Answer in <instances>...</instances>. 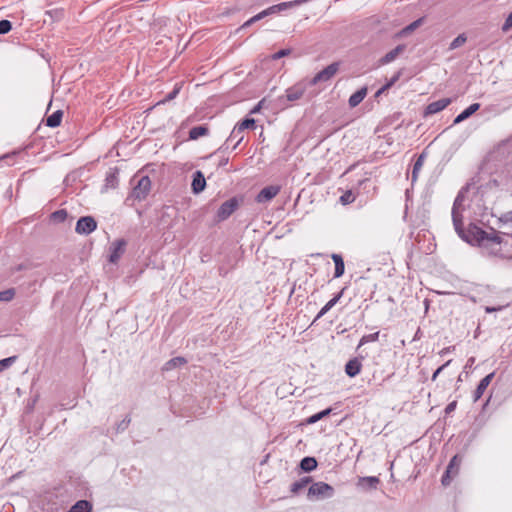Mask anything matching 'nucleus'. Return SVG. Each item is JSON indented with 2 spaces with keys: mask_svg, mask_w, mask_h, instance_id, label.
Returning <instances> with one entry per match:
<instances>
[{
  "mask_svg": "<svg viewBox=\"0 0 512 512\" xmlns=\"http://www.w3.org/2000/svg\"><path fill=\"white\" fill-rule=\"evenodd\" d=\"M192 191L195 194H199L202 192L206 187V180L201 171H195L193 173V180H192Z\"/></svg>",
  "mask_w": 512,
  "mask_h": 512,
  "instance_id": "ddd939ff",
  "label": "nucleus"
},
{
  "mask_svg": "<svg viewBox=\"0 0 512 512\" xmlns=\"http://www.w3.org/2000/svg\"><path fill=\"white\" fill-rule=\"evenodd\" d=\"M423 22V18H419L415 21H413L412 23H410L408 26H406L405 28H403L399 35L400 36H406L408 34H410L411 32H413L414 30H416Z\"/></svg>",
  "mask_w": 512,
  "mask_h": 512,
  "instance_id": "c85d7f7f",
  "label": "nucleus"
},
{
  "mask_svg": "<svg viewBox=\"0 0 512 512\" xmlns=\"http://www.w3.org/2000/svg\"><path fill=\"white\" fill-rule=\"evenodd\" d=\"M511 28H512V12L506 18V20L502 26V31L508 32Z\"/></svg>",
  "mask_w": 512,
  "mask_h": 512,
  "instance_id": "ea45409f",
  "label": "nucleus"
},
{
  "mask_svg": "<svg viewBox=\"0 0 512 512\" xmlns=\"http://www.w3.org/2000/svg\"><path fill=\"white\" fill-rule=\"evenodd\" d=\"M332 409L331 408H327L323 411H320L312 416H310L308 419H307V423L308 424H314L318 421H320L321 419H323L324 417L328 416L330 413H331Z\"/></svg>",
  "mask_w": 512,
  "mask_h": 512,
  "instance_id": "7c9ffc66",
  "label": "nucleus"
},
{
  "mask_svg": "<svg viewBox=\"0 0 512 512\" xmlns=\"http://www.w3.org/2000/svg\"><path fill=\"white\" fill-rule=\"evenodd\" d=\"M378 338H379V332L378 331L375 332V333L364 335L360 339L358 347H361V346H363V345H365L366 343H369V342H375V341L378 340Z\"/></svg>",
  "mask_w": 512,
  "mask_h": 512,
  "instance_id": "f704fd0d",
  "label": "nucleus"
},
{
  "mask_svg": "<svg viewBox=\"0 0 512 512\" xmlns=\"http://www.w3.org/2000/svg\"><path fill=\"white\" fill-rule=\"evenodd\" d=\"M366 95H367L366 87H363V88L357 90L355 93H353L350 96V98L348 100L349 106L352 108L358 106L364 100Z\"/></svg>",
  "mask_w": 512,
  "mask_h": 512,
  "instance_id": "aec40b11",
  "label": "nucleus"
},
{
  "mask_svg": "<svg viewBox=\"0 0 512 512\" xmlns=\"http://www.w3.org/2000/svg\"><path fill=\"white\" fill-rule=\"evenodd\" d=\"M130 421H131V419H130L128 416H127L126 418H124V419L119 423V425H118V427H117V430H118V431H123V430H125V429L128 427V425H129Z\"/></svg>",
  "mask_w": 512,
  "mask_h": 512,
  "instance_id": "c03bdc74",
  "label": "nucleus"
},
{
  "mask_svg": "<svg viewBox=\"0 0 512 512\" xmlns=\"http://www.w3.org/2000/svg\"><path fill=\"white\" fill-rule=\"evenodd\" d=\"M424 155L421 154L418 159L415 161L413 165V171H412V181H415L417 178L418 172L421 170L423 163H424Z\"/></svg>",
  "mask_w": 512,
  "mask_h": 512,
  "instance_id": "2f4dec72",
  "label": "nucleus"
},
{
  "mask_svg": "<svg viewBox=\"0 0 512 512\" xmlns=\"http://www.w3.org/2000/svg\"><path fill=\"white\" fill-rule=\"evenodd\" d=\"M467 189H462L457 194L452 207V221L455 231L464 241L471 245L478 246L484 254L508 258L512 250L508 249V239L504 240L495 230L490 232L483 230L477 225L471 224L465 231L463 229L464 201Z\"/></svg>",
  "mask_w": 512,
  "mask_h": 512,
  "instance_id": "f257e3e1",
  "label": "nucleus"
},
{
  "mask_svg": "<svg viewBox=\"0 0 512 512\" xmlns=\"http://www.w3.org/2000/svg\"><path fill=\"white\" fill-rule=\"evenodd\" d=\"M334 493V488L331 485L324 482H316L309 487L308 498L326 499L333 497Z\"/></svg>",
  "mask_w": 512,
  "mask_h": 512,
  "instance_id": "7ed1b4c3",
  "label": "nucleus"
},
{
  "mask_svg": "<svg viewBox=\"0 0 512 512\" xmlns=\"http://www.w3.org/2000/svg\"><path fill=\"white\" fill-rule=\"evenodd\" d=\"M180 89H181V86L179 84H176L174 89L169 92L163 100L159 101L157 104H163V103H166V102H169L171 100H173L174 98H176V96L179 94L180 92Z\"/></svg>",
  "mask_w": 512,
  "mask_h": 512,
  "instance_id": "473e14b6",
  "label": "nucleus"
},
{
  "mask_svg": "<svg viewBox=\"0 0 512 512\" xmlns=\"http://www.w3.org/2000/svg\"><path fill=\"white\" fill-rule=\"evenodd\" d=\"M451 103L450 98H442L437 101L429 103L424 111L425 116L434 115L444 110Z\"/></svg>",
  "mask_w": 512,
  "mask_h": 512,
  "instance_id": "9d476101",
  "label": "nucleus"
},
{
  "mask_svg": "<svg viewBox=\"0 0 512 512\" xmlns=\"http://www.w3.org/2000/svg\"><path fill=\"white\" fill-rule=\"evenodd\" d=\"M256 111H258V107H255V108L252 110V112H253V113H254V112H256Z\"/></svg>",
  "mask_w": 512,
  "mask_h": 512,
  "instance_id": "5fc2aeb1",
  "label": "nucleus"
},
{
  "mask_svg": "<svg viewBox=\"0 0 512 512\" xmlns=\"http://www.w3.org/2000/svg\"><path fill=\"white\" fill-rule=\"evenodd\" d=\"M15 296L14 289H7L0 292V302L11 301Z\"/></svg>",
  "mask_w": 512,
  "mask_h": 512,
  "instance_id": "c9c22d12",
  "label": "nucleus"
},
{
  "mask_svg": "<svg viewBox=\"0 0 512 512\" xmlns=\"http://www.w3.org/2000/svg\"><path fill=\"white\" fill-rule=\"evenodd\" d=\"M342 205H348L355 201V195L351 190H347L339 199Z\"/></svg>",
  "mask_w": 512,
  "mask_h": 512,
  "instance_id": "72a5a7b5",
  "label": "nucleus"
},
{
  "mask_svg": "<svg viewBox=\"0 0 512 512\" xmlns=\"http://www.w3.org/2000/svg\"><path fill=\"white\" fill-rule=\"evenodd\" d=\"M208 133L209 130L206 126H195L189 131V138L191 140H197L199 137L206 136Z\"/></svg>",
  "mask_w": 512,
  "mask_h": 512,
  "instance_id": "b1692460",
  "label": "nucleus"
},
{
  "mask_svg": "<svg viewBox=\"0 0 512 512\" xmlns=\"http://www.w3.org/2000/svg\"><path fill=\"white\" fill-rule=\"evenodd\" d=\"M60 213L65 214V212H63V211H58V212H55V213H54V216L58 215V217H61V214H60Z\"/></svg>",
  "mask_w": 512,
  "mask_h": 512,
  "instance_id": "603ef678",
  "label": "nucleus"
},
{
  "mask_svg": "<svg viewBox=\"0 0 512 512\" xmlns=\"http://www.w3.org/2000/svg\"><path fill=\"white\" fill-rule=\"evenodd\" d=\"M343 292H339L337 295H335L332 299H330L318 312L316 318L314 321L322 318L330 309H332L338 301L341 299Z\"/></svg>",
  "mask_w": 512,
  "mask_h": 512,
  "instance_id": "6ab92c4d",
  "label": "nucleus"
},
{
  "mask_svg": "<svg viewBox=\"0 0 512 512\" xmlns=\"http://www.w3.org/2000/svg\"><path fill=\"white\" fill-rule=\"evenodd\" d=\"M332 260L335 264L334 277L339 278L344 274V270H345L343 258L339 254H332Z\"/></svg>",
  "mask_w": 512,
  "mask_h": 512,
  "instance_id": "412c9836",
  "label": "nucleus"
},
{
  "mask_svg": "<svg viewBox=\"0 0 512 512\" xmlns=\"http://www.w3.org/2000/svg\"><path fill=\"white\" fill-rule=\"evenodd\" d=\"M15 361V357H8L3 360H0V371L4 368L10 366Z\"/></svg>",
  "mask_w": 512,
  "mask_h": 512,
  "instance_id": "a19ab883",
  "label": "nucleus"
},
{
  "mask_svg": "<svg viewBox=\"0 0 512 512\" xmlns=\"http://www.w3.org/2000/svg\"><path fill=\"white\" fill-rule=\"evenodd\" d=\"M300 467L305 472H310L317 467V461L313 457H305L301 460Z\"/></svg>",
  "mask_w": 512,
  "mask_h": 512,
  "instance_id": "a878e982",
  "label": "nucleus"
},
{
  "mask_svg": "<svg viewBox=\"0 0 512 512\" xmlns=\"http://www.w3.org/2000/svg\"><path fill=\"white\" fill-rule=\"evenodd\" d=\"M499 220H500V222H503V223H511L512 222V210L503 213L500 216Z\"/></svg>",
  "mask_w": 512,
  "mask_h": 512,
  "instance_id": "79ce46f5",
  "label": "nucleus"
},
{
  "mask_svg": "<svg viewBox=\"0 0 512 512\" xmlns=\"http://www.w3.org/2000/svg\"><path fill=\"white\" fill-rule=\"evenodd\" d=\"M362 368V363L358 358L349 360L345 365V372L349 377L357 376Z\"/></svg>",
  "mask_w": 512,
  "mask_h": 512,
  "instance_id": "dca6fc26",
  "label": "nucleus"
},
{
  "mask_svg": "<svg viewBox=\"0 0 512 512\" xmlns=\"http://www.w3.org/2000/svg\"><path fill=\"white\" fill-rule=\"evenodd\" d=\"M62 111L57 110L53 112L51 115H49L46 119V125L52 128H55L60 125L62 120Z\"/></svg>",
  "mask_w": 512,
  "mask_h": 512,
  "instance_id": "393cba45",
  "label": "nucleus"
},
{
  "mask_svg": "<svg viewBox=\"0 0 512 512\" xmlns=\"http://www.w3.org/2000/svg\"><path fill=\"white\" fill-rule=\"evenodd\" d=\"M96 227L97 223L93 217L84 216L77 221L75 231L81 235H89Z\"/></svg>",
  "mask_w": 512,
  "mask_h": 512,
  "instance_id": "0eeeda50",
  "label": "nucleus"
},
{
  "mask_svg": "<svg viewBox=\"0 0 512 512\" xmlns=\"http://www.w3.org/2000/svg\"><path fill=\"white\" fill-rule=\"evenodd\" d=\"M125 245L126 242L123 239L117 240L111 244L109 256V261L111 263H116L120 259L124 252Z\"/></svg>",
  "mask_w": 512,
  "mask_h": 512,
  "instance_id": "f8f14e48",
  "label": "nucleus"
},
{
  "mask_svg": "<svg viewBox=\"0 0 512 512\" xmlns=\"http://www.w3.org/2000/svg\"><path fill=\"white\" fill-rule=\"evenodd\" d=\"M451 363V360L447 361L445 364L440 366L432 375V380H436L437 376L442 372V370L447 367Z\"/></svg>",
  "mask_w": 512,
  "mask_h": 512,
  "instance_id": "a18cd8bd",
  "label": "nucleus"
},
{
  "mask_svg": "<svg viewBox=\"0 0 512 512\" xmlns=\"http://www.w3.org/2000/svg\"><path fill=\"white\" fill-rule=\"evenodd\" d=\"M289 53H290L289 49H281L272 55V59H274V60L280 59L284 56H287Z\"/></svg>",
  "mask_w": 512,
  "mask_h": 512,
  "instance_id": "37998d69",
  "label": "nucleus"
},
{
  "mask_svg": "<svg viewBox=\"0 0 512 512\" xmlns=\"http://www.w3.org/2000/svg\"><path fill=\"white\" fill-rule=\"evenodd\" d=\"M12 29V23L9 20L0 21V35L10 32Z\"/></svg>",
  "mask_w": 512,
  "mask_h": 512,
  "instance_id": "58836bf2",
  "label": "nucleus"
},
{
  "mask_svg": "<svg viewBox=\"0 0 512 512\" xmlns=\"http://www.w3.org/2000/svg\"><path fill=\"white\" fill-rule=\"evenodd\" d=\"M456 405H457L456 401H453V402L449 403V404L446 406V408H445V412H446V414H449V413H451L452 411H454V410H455V408H456Z\"/></svg>",
  "mask_w": 512,
  "mask_h": 512,
  "instance_id": "49530a36",
  "label": "nucleus"
},
{
  "mask_svg": "<svg viewBox=\"0 0 512 512\" xmlns=\"http://www.w3.org/2000/svg\"><path fill=\"white\" fill-rule=\"evenodd\" d=\"M306 84L304 82L296 83L286 90V98L288 101H296L302 98L306 91Z\"/></svg>",
  "mask_w": 512,
  "mask_h": 512,
  "instance_id": "9b49d317",
  "label": "nucleus"
},
{
  "mask_svg": "<svg viewBox=\"0 0 512 512\" xmlns=\"http://www.w3.org/2000/svg\"><path fill=\"white\" fill-rule=\"evenodd\" d=\"M310 481H311L310 477H304L298 481H295L291 485V492L292 493L300 492L302 489H304L310 483Z\"/></svg>",
  "mask_w": 512,
  "mask_h": 512,
  "instance_id": "cd10ccee",
  "label": "nucleus"
},
{
  "mask_svg": "<svg viewBox=\"0 0 512 512\" xmlns=\"http://www.w3.org/2000/svg\"><path fill=\"white\" fill-rule=\"evenodd\" d=\"M467 38L464 34L458 35L451 43H450V49H456L463 45L466 42Z\"/></svg>",
  "mask_w": 512,
  "mask_h": 512,
  "instance_id": "e433bc0d",
  "label": "nucleus"
},
{
  "mask_svg": "<svg viewBox=\"0 0 512 512\" xmlns=\"http://www.w3.org/2000/svg\"><path fill=\"white\" fill-rule=\"evenodd\" d=\"M480 108L479 103H473L469 107H467L465 110H463L455 119L454 124H458L467 118H469L471 115H473L478 109Z\"/></svg>",
  "mask_w": 512,
  "mask_h": 512,
  "instance_id": "a211bd4d",
  "label": "nucleus"
},
{
  "mask_svg": "<svg viewBox=\"0 0 512 512\" xmlns=\"http://www.w3.org/2000/svg\"><path fill=\"white\" fill-rule=\"evenodd\" d=\"M500 308H495V307H486L485 311L487 313H491V312H494V311H497L499 310Z\"/></svg>",
  "mask_w": 512,
  "mask_h": 512,
  "instance_id": "8fccbe9b",
  "label": "nucleus"
},
{
  "mask_svg": "<svg viewBox=\"0 0 512 512\" xmlns=\"http://www.w3.org/2000/svg\"><path fill=\"white\" fill-rule=\"evenodd\" d=\"M405 50V45L400 44L396 46L394 49L386 53L381 59L380 64L386 65L393 62L403 51Z\"/></svg>",
  "mask_w": 512,
  "mask_h": 512,
  "instance_id": "2eb2a0df",
  "label": "nucleus"
},
{
  "mask_svg": "<svg viewBox=\"0 0 512 512\" xmlns=\"http://www.w3.org/2000/svg\"><path fill=\"white\" fill-rule=\"evenodd\" d=\"M400 77V72H398L396 75H394L391 79H390V83H392V86L394 85V83L399 79Z\"/></svg>",
  "mask_w": 512,
  "mask_h": 512,
  "instance_id": "de8ad7c7",
  "label": "nucleus"
},
{
  "mask_svg": "<svg viewBox=\"0 0 512 512\" xmlns=\"http://www.w3.org/2000/svg\"><path fill=\"white\" fill-rule=\"evenodd\" d=\"M281 187L279 185H270L264 187L256 196L258 203H267L271 201L279 192Z\"/></svg>",
  "mask_w": 512,
  "mask_h": 512,
  "instance_id": "1a4fd4ad",
  "label": "nucleus"
},
{
  "mask_svg": "<svg viewBox=\"0 0 512 512\" xmlns=\"http://www.w3.org/2000/svg\"><path fill=\"white\" fill-rule=\"evenodd\" d=\"M494 377V372L486 375L483 379L480 380L475 392H474V396H473V400L474 402L478 401L482 395L484 394L485 390L487 389V387L489 386V384L491 383L492 379Z\"/></svg>",
  "mask_w": 512,
  "mask_h": 512,
  "instance_id": "4468645a",
  "label": "nucleus"
},
{
  "mask_svg": "<svg viewBox=\"0 0 512 512\" xmlns=\"http://www.w3.org/2000/svg\"><path fill=\"white\" fill-rule=\"evenodd\" d=\"M228 162V158H225L221 161L220 165H225Z\"/></svg>",
  "mask_w": 512,
  "mask_h": 512,
  "instance_id": "3c124183",
  "label": "nucleus"
},
{
  "mask_svg": "<svg viewBox=\"0 0 512 512\" xmlns=\"http://www.w3.org/2000/svg\"><path fill=\"white\" fill-rule=\"evenodd\" d=\"M186 362H187L186 359L183 357H174L165 363L164 370H166V371L172 370L176 367L186 364Z\"/></svg>",
  "mask_w": 512,
  "mask_h": 512,
  "instance_id": "bb28decb",
  "label": "nucleus"
},
{
  "mask_svg": "<svg viewBox=\"0 0 512 512\" xmlns=\"http://www.w3.org/2000/svg\"><path fill=\"white\" fill-rule=\"evenodd\" d=\"M60 213L65 214V212H63V211H58V212H55V213H54V216L58 215V217H61V214H60Z\"/></svg>",
  "mask_w": 512,
  "mask_h": 512,
  "instance_id": "864d4df0",
  "label": "nucleus"
},
{
  "mask_svg": "<svg viewBox=\"0 0 512 512\" xmlns=\"http://www.w3.org/2000/svg\"><path fill=\"white\" fill-rule=\"evenodd\" d=\"M379 483V479L375 476H366L359 478L358 485L361 487H368L371 489H376Z\"/></svg>",
  "mask_w": 512,
  "mask_h": 512,
  "instance_id": "5701e85b",
  "label": "nucleus"
},
{
  "mask_svg": "<svg viewBox=\"0 0 512 512\" xmlns=\"http://www.w3.org/2000/svg\"><path fill=\"white\" fill-rule=\"evenodd\" d=\"M238 208V201L236 198H231L221 204L217 211V218L219 221H224L231 216V214Z\"/></svg>",
  "mask_w": 512,
  "mask_h": 512,
  "instance_id": "6e6552de",
  "label": "nucleus"
},
{
  "mask_svg": "<svg viewBox=\"0 0 512 512\" xmlns=\"http://www.w3.org/2000/svg\"><path fill=\"white\" fill-rule=\"evenodd\" d=\"M308 1L309 0H295V1L282 2V3L276 4V5H272V6L268 7L267 9L261 11L257 15L251 17L249 20H247L242 25L241 28L244 29L246 27H249L253 23H255L257 21H260L261 19H263V18H265L267 16L279 13L281 11H284V10L288 9V8H292V7L298 6V5L306 3Z\"/></svg>",
  "mask_w": 512,
  "mask_h": 512,
  "instance_id": "f03ea898",
  "label": "nucleus"
},
{
  "mask_svg": "<svg viewBox=\"0 0 512 512\" xmlns=\"http://www.w3.org/2000/svg\"><path fill=\"white\" fill-rule=\"evenodd\" d=\"M241 127H238L237 125L234 126L233 130L231 131L228 139L225 142V145L228 146L230 142L235 141V144L233 145V149H236L237 146L242 142L244 135Z\"/></svg>",
  "mask_w": 512,
  "mask_h": 512,
  "instance_id": "f3484780",
  "label": "nucleus"
},
{
  "mask_svg": "<svg viewBox=\"0 0 512 512\" xmlns=\"http://www.w3.org/2000/svg\"><path fill=\"white\" fill-rule=\"evenodd\" d=\"M92 505L87 500H79L77 501L68 512H91Z\"/></svg>",
  "mask_w": 512,
  "mask_h": 512,
  "instance_id": "4be33fe9",
  "label": "nucleus"
},
{
  "mask_svg": "<svg viewBox=\"0 0 512 512\" xmlns=\"http://www.w3.org/2000/svg\"><path fill=\"white\" fill-rule=\"evenodd\" d=\"M461 459L458 457V455H455L450 460L445 473L442 476L441 482L442 485L448 486L452 479L458 474L460 469Z\"/></svg>",
  "mask_w": 512,
  "mask_h": 512,
  "instance_id": "423d86ee",
  "label": "nucleus"
},
{
  "mask_svg": "<svg viewBox=\"0 0 512 512\" xmlns=\"http://www.w3.org/2000/svg\"><path fill=\"white\" fill-rule=\"evenodd\" d=\"M391 86H392V83H390V82L386 83V84H385V85H384V86H383V87H382V88L377 92V94H380L382 91H384V90H386V89L390 88Z\"/></svg>",
  "mask_w": 512,
  "mask_h": 512,
  "instance_id": "09e8293b",
  "label": "nucleus"
},
{
  "mask_svg": "<svg viewBox=\"0 0 512 512\" xmlns=\"http://www.w3.org/2000/svg\"><path fill=\"white\" fill-rule=\"evenodd\" d=\"M236 125L238 127H241L242 131L244 132L245 129L253 128L255 126V120L253 118H246L242 122H239Z\"/></svg>",
  "mask_w": 512,
  "mask_h": 512,
  "instance_id": "4c0bfd02",
  "label": "nucleus"
},
{
  "mask_svg": "<svg viewBox=\"0 0 512 512\" xmlns=\"http://www.w3.org/2000/svg\"><path fill=\"white\" fill-rule=\"evenodd\" d=\"M151 190V181L148 176H142L134 186L131 196L136 200H143Z\"/></svg>",
  "mask_w": 512,
  "mask_h": 512,
  "instance_id": "39448f33",
  "label": "nucleus"
},
{
  "mask_svg": "<svg viewBox=\"0 0 512 512\" xmlns=\"http://www.w3.org/2000/svg\"><path fill=\"white\" fill-rule=\"evenodd\" d=\"M339 70V63L334 62L326 68L318 72L312 79L309 80L308 85H317L318 83L328 82Z\"/></svg>",
  "mask_w": 512,
  "mask_h": 512,
  "instance_id": "20e7f679",
  "label": "nucleus"
},
{
  "mask_svg": "<svg viewBox=\"0 0 512 512\" xmlns=\"http://www.w3.org/2000/svg\"><path fill=\"white\" fill-rule=\"evenodd\" d=\"M118 185V176H117V173L116 172H110L107 174L106 178H105V188L106 189H109V188H116V186Z\"/></svg>",
  "mask_w": 512,
  "mask_h": 512,
  "instance_id": "c756f323",
  "label": "nucleus"
}]
</instances>
